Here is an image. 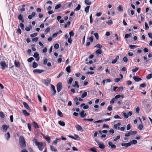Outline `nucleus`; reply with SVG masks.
I'll return each instance as SVG.
<instances>
[{
	"label": "nucleus",
	"mask_w": 152,
	"mask_h": 152,
	"mask_svg": "<svg viewBox=\"0 0 152 152\" xmlns=\"http://www.w3.org/2000/svg\"><path fill=\"white\" fill-rule=\"evenodd\" d=\"M34 143H35L36 145L37 146L39 150L41 151L43 150L44 146H43V144L42 142H39L37 141L36 139H34L33 140Z\"/></svg>",
	"instance_id": "f257e3e1"
},
{
	"label": "nucleus",
	"mask_w": 152,
	"mask_h": 152,
	"mask_svg": "<svg viewBox=\"0 0 152 152\" xmlns=\"http://www.w3.org/2000/svg\"><path fill=\"white\" fill-rule=\"evenodd\" d=\"M90 150L93 152H97L96 149L95 148H91Z\"/></svg>",
	"instance_id": "58836bf2"
},
{
	"label": "nucleus",
	"mask_w": 152,
	"mask_h": 152,
	"mask_svg": "<svg viewBox=\"0 0 152 152\" xmlns=\"http://www.w3.org/2000/svg\"><path fill=\"white\" fill-rule=\"evenodd\" d=\"M51 89L53 92L52 94L53 95H55V94L56 92V91L55 89V87L53 85H51Z\"/></svg>",
	"instance_id": "f8f14e48"
},
{
	"label": "nucleus",
	"mask_w": 152,
	"mask_h": 152,
	"mask_svg": "<svg viewBox=\"0 0 152 152\" xmlns=\"http://www.w3.org/2000/svg\"><path fill=\"white\" fill-rule=\"evenodd\" d=\"M61 6V5L60 4H58V5H56L55 7V9H58Z\"/></svg>",
	"instance_id": "6e6d98bb"
},
{
	"label": "nucleus",
	"mask_w": 152,
	"mask_h": 152,
	"mask_svg": "<svg viewBox=\"0 0 152 152\" xmlns=\"http://www.w3.org/2000/svg\"><path fill=\"white\" fill-rule=\"evenodd\" d=\"M108 144L111 148L115 149L116 148V145L114 144H113L112 142L111 141H109L108 142Z\"/></svg>",
	"instance_id": "9d476101"
},
{
	"label": "nucleus",
	"mask_w": 152,
	"mask_h": 152,
	"mask_svg": "<svg viewBox=\"0 0 152 152\" xmlns=\"http://www.w3.org/2000/svg\"><path fill=\"white\" fill-rule=\"evenodd\" d=\"M43 136L46 140L48 142V143H49L50 142V137L48 136H46L44 134L43 135Z\"/></svg>",
	"instance_id": "f3484780"
},
{
	"label": "nucleus",
	"mask_w": 152,
	"mask_h": 152,
	"mask_svg": "<svg viewBox=\"0 0 152 152\" xmlns=\"http://www.w3.org/2000/svg\"><path fill=\"white\" fill-rule=\"evenodd\" d=\"M132 143L133 144H135L137 143V141L135 140H133L132 141Z\"/></svg>",
	"instance_id": "680f3d73"
},
{
	"label": "nucleus",
	"mask_w": 152,
	"mask_h": 152,
	"mask_svg": "<svg viewBox=\"0 0 152 152\" xmlns=\"http://www.w3.org/2000/svg\"><path fill=\"white\" fill-rule=\"evenodd\" d=\"M38 99L39 100V101L40 102H42V101L41 97V96L39 95H38Z\"/></svg>",
	"instance_id": "69168bd1"
},
{
	"label": "nucleus",
	"mask_w": 152,
	"mask_h": 152,
	"mask_svg": "<svg viewBox=\"0 0 152 152\" xmlns=\"http://www.w3.org/2000/svg\"><path fill=\"white\" fill-rule=\"evenodd\" d=\"M74 87H75L76 86L77 88H78L79 87V86L78 85V83L77 81H75V85L73 86Z\"/></svg>",
	"instance_id": "72a5a7b5"
},
{
	"label": "nucleus",
	"mask_w": 152,
	"mask_h": 152,
	"mask_svg": "<svg viewBox=\"0 0 152 152\" xmlns=\"http://www.w3.org/2000/svg\"><path fill=\"white\" fill-rule=\"evenodd\" d=\"M18 19L20 20H21L23 19V17L21 14H20L19 15Z\"/></svg>",
	"instance_id": "5fc2aeb1"
},
{
	"label": "nucleus",
	"mask_w": 152,
	"mask_h": 152,
	"mask_svg": "<svg viewBox=\"0 0 152 152\" xmlns=\"http://www.w3.org/2000/svg\"><path fill=\"white\" fill-rule=\"evenodd\" d=\"M87 94V92L86 91H85L84 93L82 95L81 97L82 98H84L86 96Z\"/></svg>",
	"instance_id": "7c9ffc66"
},
{
	"label": "nucleus",
	"mask_w": 152,
	"mask_h": 152,
	"mask_svg": "<svg viewBox=\"0 0 152 152\" xmlns=\"http://www.w3.org/2000/svg\"><path fill=\"white\" fill-rule=\"evenodd\" d=\"M117 9L119 11L122 12L123 11L122 7L121 5H119Z\"/></svg>",
	"instance_id": "5701e85b"
},
{
	"label": "nucleus",
	"mask_w": 152,
	"mask_h": 152,
	"mask_svg": "<svg viewBox=\"0 0 152 152\" xmlns=\"http://www.w3.org/2000/svg\"><path fill=\"white\" fill-rule=\"evenodd\" d=\"M132 145V142H129L127 143H122L121 144L122 146L124 147L125 148H127L130 146Z\"/></svg>",
	"instance_id": "423d86ee"
},
{
	"label": "nucleus",
	"mask_w": 152,
	"mask_h": 152,
	"mask_svg": "<svg viewBox=\"0 0 152 152\" xmlns=\"http://www.w3.org/2000/svg\"><path fill=\"white\" fill-rule=\"evenodd\" d=\"M59 47V45L58 43L55 44L54 45V48L55 49H57Z\"/></svg>",
	"instance_id": "8fccbe9b"
},
{
	"label": "nucleus",
	"mask_w": 152,
	"mask_h": 152,
	"mask_svg": "<svg viewBox=\"0 0 152 152\" xmlns=\"http://www.w3.org/2000/svg\"><path fill=\"white\" fill-rule=\"evenodd\" d=\"M73 80V79L72 77H71L69 78V80L68 81V84H70L72 83Z\"/></svg>",
	"instance_id": "c9c22d12"
},
{
	"label": "nucleus",
	"mask_w": 152,
	"mask_h": 152,
	"mask_svg": "<svg viewBox=\"0 0 152 152\" xmlns=\"http://www.w3.org/2000/svg\"><path fill=\"white\" fill-rule=\"evenodd\" d=\"M75 127L76 128L77 130L78 131H81L82 132L83 131L81 126L79 125H77Z\"/></svg>",
	"instance_id": "9b49d317"
},
{
	"label": "nucleus",
	"mask_w": 152,
	"mask_h": 152,
	"mask_svg": "<svg viewBox=\"0 0 152 152\" xmlns=\"http://www.w3.org/2000/svg\"><path fill=\"white\" fill-rule=\"evenodd\" d=\"M5 137L7 140L9 139L10 137V134L9 132H7L5 134Z\"/></svg>",
	"instance_id": "412c9836"
},
{
	"label": "nucleus",
	"mask_w": 152,
	"mask_h": 152,
	"mask_svg": "<svg viewBox=\"0 0 152 152\" xmlns=\"http://www.w3.org/2000/svg\"><path fill=\"white\" fill-rule=\"evenodd\" d=\"M85 111L84 110H83L80 113V115L81 117L82 118L84 117H85L87 114L86 113H85Z\"/></svg>",
	"instance_id": "4468645a"
},
{
	"label": "nucleus",
	"mask_w": 152,
	"mask_h": 152,
	"mask_svg": "<svg viewBox=\"0 0 152 152\" xmlns=\"http://www.w3.org/2000/svg\"><path fill=\"white\" fill-rule=\"evenodd\" d=\"M96 53L98 54H101L102 53V51L101 49H98L96 51Z\"/></svg>",
	"instance_id": "79ce46f5"
},
{
	"label": "nucleus",
	"mask_w": 152,
	"mask_h": 152,
	"mask_svg": "<svg viewBox=\"0 0 152 152\" xmlns=\"http://www.w3.org/2000/svg\"><path fill=\"white\" fill-rule=\"evenodd\" d=\"M44 70L42 69H34L33 72L34 73H41L42 72H44Z\"/></svg>",
	"instance_id": "1a4fd4ad"
},
{
	"label": "nucleus",
	"mask_w": 152,
	"mask_h": 152,
	"mask_svg": "<svg viewBox=\"0 0 152 152\" xmlns=\"http://www.w3.org/2000/svg\"><path fill=\"white\" fill-rule=\"evenodd\" d=\"M129 47L131 49H133L136 48H137V46L135 45H129Z\"/></svg>",
	"instance_id": "473e14b6"
},
{
	"label": "nucleus",
	"mask_w": 152,
	"mask_h": 152,
	"mask_svg": "<svg viewBox=\"0 0 152 152\" xmlns=\"http://www.w3.org/2000/svg\"><path fill=\"white\" fill-rule=\"evenodd\" d=\"M96 142L99 145V147L100 148L104 149V148L105 146L102 142L101 143L98 141H96Z\"/></svg>",
	"instance_id": "39448f33"
},
{
	"label": "nucleus",
	"mask_w": 152,
	"mask_h": 152,
	"mask_svg": "<svg viewBox=\"0 0 152 152\" xmlns=\"http://www.w3.org/2000/svg\"><path fill=\"white\" fill-rule=\"evenodd\" d=\"M112 107L111 106H109L108 107H107V110H109V111H110V110H112Z\"/></svg>",
	"instance_id": "774afa93"
},
{
	"label": "nucleus",
	"mask_w": 152,
	"mask_h": 152,
	"mask_svg": "<svg viewBox=\"0 0 152 152\" xmlns=\"http://www.w3.org/2000/svg\"><path fill=\"white\" fill-rule=\"evenodd\" d=\"M34 60V58L33 57H31L29 58L27 60V61L29 62H31L33 60Z\"/></svg>",
	"instance_id": "ea45409f"
},
{
	"label": "nucleus",
	"mask_w": 152,
	"mask_h": 152,
	"mask_svg": "<svg viewBox=\"0 0 152 152\" xmlns=\"http://www.w3.org/2000/svg\"><path fill=\"white\" fill-rule=\"evenodd\" d=\"M39 55L37 53H35L34 55V56L35 58H37L38 57Z\"/></svg>",
	"instance_id": "de8ad7c7"
},
{
	"label": "nucleus",
	"mask_w": 152,
	"mask_h": 152,
	"mask_svg": "<svg viewBox=\"0 0 152 152\" xmlns=\"http://www.w3.org/2000/svg\"><path fill=\"white\" fill-rule=\"evenodd\" d=\"M123 116H124V117L125 118H128L129 116H128V115L125 112H123Z\"/></svg>",
	"instance_id": "e433bc0d"
},
{
	"label": "nucleus",
	"mask_w": 152,
	"mask_h": 152,
	"mask_svg": "<svg viewBox=\"0 0 152 152\" xmlns=\"http://www.w3.org/2000/svg\"><path fill=\"white\" fill-rule=\"evenodd\" d=\"M143 128V125L142 124H140L139 125L138 128L140 130H142Z\"/></svg>",
	"instance_id": "49530a36"
},
{
	"label": "nucleus",
	"mask_w": 152,
	"mask_h": 152,
	"mask_svg": "<svg viewBox=\"0 0 152 152\" xmlns=\"http://www.w3.org/2000/svg\"><path fill=\"white\" fill-rule=\"evenodd\" d=\"M0 65L3 70L8 67V64H6L4 61H1L0 63Z\"/></svg>",
	"instance_id": "7ed1b4c3"
},
{
	"label": "nucleus",
	"mask_w": 152,
	"mask_h": 152,
	"mask_svg": "<svg viewBox=\"0 0 152 152\" xmlns=\"http://www.w3.org/2000/svg\"><path fill=\"white\" fill-rule=\"evenodd\" d=\"M114 118L115 119H121V118L118 115H115L114 116Z\"/></svg>",
	"instance_id": "4d7b16f0"
},
{
	"label": "nucleus",
	"mask_w": 152,
	"mask_h": 152,
	"mask_svg": "<svg viewBox=\"0 0 152 152\" xmlns=\"http://www.w3.org/2000/svg\"><path fill=\"white\" fill-rule=\"evenodd\" d=\"M37 33H34L33 34H31L30 36L31 37H34L37 36Z\"/></svg>",
	"instance_id": "603ef678"
},
{
	"label": "nucleus",
	"mask_w": 152,
	"mask_h": 152,
	"mask_svg": "<svg viewBox=\"0 0 152 152\" xmlns=\"http://www.w3.org/2000/svg\"><path fill=\"white\" fill-rule=\"evenodd\" d=\"M58 124L61 125V126H64L65 125V123L63 121H59L58 122Z\"/></svg>",
	"instance_id": "aec40b11"
},
{
	"label": "nucleus",
	"mask_w": 152,
	"mask_h": 152,
	"mask_svg": "<svg viewBox=\"0 0 152 152\" xmlns=\"http://www.w3.org/2000/svg\"><path fill=\"white\" fill-rule=\"evenodd\" d=\"M118 129H120V130L121 131H124V130H125V127H121L120 128L119 127H118Z\"/></svg>",
	"instance_id": "13d9d810"
},
{
	"label": "nucleus",
	"mask_w": 152,
	"mask_h": 152,
	"mask_svg": "<svg viewBox=\"0 0 152 152\" xmlns=\"http://www.w3.org/2000/svg\"><path fill=\"white\" fill-rule=\"evenodd\" d=\"M152 78V73L151 74H149L146 76V78L148 79H150Z\"/></svg>",
	"instance_id": "cd10ccee"
},
{
	"label": "nucleus",
	"mask_w": 152,
	"mask_h": 152,
	"mask_svg": "<svg viewBox=\"0 0 152 152\" xmlns=\"http://www.w3.org/2000/svg\"><path fill=\"white\" fill-rule=\"evenodd\" d=\"M64 74V72H61L57 76V78H59L60 77H61Z\"/></svg>",
	"instance_id": "0e129e2a"
},
{
	"label": "nucleus",
	"mask_w": 152,
	"mask_h": 152,
	"mask_svg": "<svg viewBox=\"0 0 152 152\" xmlns=\"http://www.w3.org/2000/svg\"><path fill=\"white\" fill-rule=\"evenodd\" d=\"M15 66L18 67H19L20 66V63L19 62L17 61L16 60L15 61Z\"/></svg>",
	"instance_id": "a211bd4d"
},
{
	"label": "nucleus",
	"mask_w": 152,
	"mask_h": 152,
	"mask_svg": "<svg viewBox=\"0 0 152 152\" xmlns=\"http://www.w3.org/2000/svg\"><path fill=\"white\" fill-rule=\"evenodd\" d=\"M9 126H8L4 124V125H3L2 126V128H3V132H7V131L8 129L9 128Z\"/></svg>",
	"instance_id": "6e6552de"
},
{
	"label": "nucleus",
	"mask_w": 152,
	"mask_h": 152,
	"mask_svg": "<svg viewBox=\"0 0 152 152\" xmlns=\"http://www.w3.org/2000/svg\"><path fill=\"white\" fill-rule=\"evenodd\" d=\"M38 65L34 61L33 63L32 67L34 68H36L37 67Z\"/></svg>",
	"instance_id": "c756f323"
},
{
	"label": "nucleus",
	"mask_w": 152,
	"mask_h": 152,
	"mask_svg": "<svg viewBox=\"0 0 152 152\" xmlns=\"http://www.w3.org/2000/svg\"><path fill=\"white\" fill-rule=\"evenodd\" d=\"M94 35L95 36V37L97 39H99V34L97 33H95L94 34Z\"/></svg>",
	"instance_id": "f704fd0d"
},
{
	"label": "nucleus",
	"mask_w": 152,
	"mask_h": 152,
	"mask_svg": "<svg viewBox=\"0 0 152 152\" xmlns=\"http://www.w3.org/2000/svg\"><path fill=\"white\" fill-rule=\"evenodd\" d=\"M139 69V68L137 67H136L135 69H132V71L133 72H137Z\"/></svg>",
	"instance_id": "3c124183"
},
{
	"label": "nucleus",
	"mask_w": 152,
	"mask_h": 152,
	"mask_svg": "<svg viewBox=\"0 0 152 152\" xmlns=\"http://www.w3.org/2000/svg\"><path fill=\"white\" fill-rule=\"evenodd\" d=\"M28 129L30 131H31V124L30 123H28Z\"/></svg>",
	"instance_id": "864d4df0"
},
{
	"label": "nucleus",
	"mask_w": 152,
	"mask_h": 152,
	"mask_svg": "<svg viewBox=\"0 0 152 152\" xmlns=\"http://www.w3.org/2000/svg\"><path fill=\"white\" fill-rule=\"evenodd\" d=\"M23 112V114L25 115V116H28L29 115V114L25 110H22Z\"/></svg>",
	"instance_id": "b1692460"
},
{
	"label": "nucleus",
	"mask_w": 152,
	"mask_h": 152,
	"mask_svg": "<svg viewBox=\"0 0 152 152\" xmlns=\"http://www.w3.org/2000/svg\"><path fill=\"white\" fill-rule=\"evenodd\" d=\"M0 116L2 118H4L5 117V115L3 113L0 111Z\"/></svg>",
	"instance_id": "4c0bfd02"
},
{
	"label": "nucleus",
	"mask_w": 152,
	"mask_h": 152,
	"mask_svg": "<svg viewBox=\"0 0 152 152\" xmlns=\"http://www.w3.org/2000/svg\"><path fill=\"white\" fill-rule=\"evenodd\" d=\"M50 28L49 27H48L45 30V31L46 33H48L50 31Z\"/></svg>",
	"instance_id": "052dcab7"
},
{
	"label": "nucleus",
	"mask_w": 152,
	"mask_h": 152,
	"mask_svg": "<svg viewBox=\"0 0 152 152\" xmlns=\"http://www.w3.org/2000/svg\"><path fill=\"white\" fill-rule=\"evenodd\" d=\"M94 47H97L99 49H100L102 47V46L99 44H97Z\"/></svg>",
	"instance_id": "a19ab883"
},
{
	"label": "nucleus",
	"mask_w": 152,
	"mask_h": 152,
	"mask_svg": "<svg viewBox=\"0 0 152 152\" xmlns=\"http://www.w3.org/2000/svg\"><path fill=\"white\" fill-rule=\"evenodd\" d=\"M85 105V104L83 103L80 106L81 107H82L83 106H84L83 107V108L84 110L86 109L89 108V107L88 105Z\"/></svg>",
	"instance_id": "dca6fc26"
},
{
	"label": "nucleus",
	"mask_w": 152,
	"mask_h": 152,
	"mask_svg": "<svg viewBox=\"0 0 152 152\" xmlns=\"http://www.w3.org/2000/svg\"><path fill=\"white\" fill-rule=\"evenodd\" d=\"M85 2L87 5H90L91 4V2L89 0H85Z\"/></svg>",
	"instance_id": "bb28decb"
},
{
	"label": "nucleus",
	"mask_w": 152,
	"mask_h": 152,
	"mask_svg": "<svg viewBox=\"0 0 152 152\" xmlns=\"http://www.w3.org/2000/svg\"><path fill=\"white\" fill-rule=\"evenodd\" d=\"M57 113L58 115L60 117H63L62 113L60 110H58L57 111Z\"/></svg>",
	"instance_id": "a878e982"
},
{
	"label": "nucleus",
	"mask_w": 152,
	"mask_h": 152,
	"mask_svg": "<svg viewBox=\"0 0 152 152\" xmlns=\"http://www.w3.org/2000/svg\"><path fill=\"white\" fill-rule=\"evenodd\" d=\"M90 6H88L86 7L85 8V11L86 13H88L89 12Z\"/></svg>",
	"instance_id": "393cba45"
},
{
	"label": "nucleus",
	"mask_w": 152,
	"mask_h": 152,
	"mask_svg": "<svg viewBox=\"0 0 152 152\" xmlns=\"http://www.w3.org/2000/svg\"><path fill=\"white\" fill-rule=\"evenodd\" d=\"M33 124L34 127L36 128H39V126L37 124L35 121H33Z\"/></svg>",
	"instance_id": "6ab92c4d"
},
{
	"label": "nucleus",
	"mask_w": 152,
	"mask_h": 152,
	"mask_svg": "<svg viewBox=\"0 0 152 152\" xmlns=\"http://www.w3.org/2000/svg\"><path fill=\"white\" fill-rule=\"evenodd\" d=\"M66 71L68 73H69L71 72V71L70 69V66H68L66 68Z\"/></svg>",
	"instance_id": "c85d7f7f"
},
{
	"label": "nucleus",
	"mask_w": 152,
	"mask_h": 152,
	"mask_svg": "<svg viewBox=\"0 0 152 152\" xmlns=\"http://www.w3.org/2000/svg\"><path fill=\"white\" fill-rule=\"evenodd\" d=\"M23 104L24 107L26 109L28 110H29L30 111H31V110L30 107H29V106L27 104V103L26 102H23Z\"/></svg>",
	"instance_id": "0eeeda50"
},
{
	"label": "nucleus",
	"mask_w": 152,
	"mask_h": 152,
	"mask_svg": "<svg viewBox=\"0 0 152 152\" xmlns=\"http://www.w3.org/2000/svg\"><path fill=\"white\" fill-rule=\"evenodd\" d=\"M119 56H117L111 62V63L112 64H115L116 62L118 59L119 58Z\"/></svg>",
	"instance_id": "ddd939ff"
},
{
	"label": "nucleus",
	"mask_w": 152,
	"mask_h": 152,
	"mask_svg": "<svg viewBox=\"0 0 152 152\" xmlns=\"http://www.w3.org/2000/svg\"><path fill=\"white\" fill-rule=\"evenodd\" d=\"M104 121V120H99L98 121H97L94 122V123H101Z\"/></svg>",
	"instance_id": "e2e57ef3"
},
{
	"label": "nucleus",
	"mask_w": 152,
	"mask_h": 152,
	"mask_svg": "<svg viewBox=\"0 0 152 152\" xmlns=\"http://www.w3.org/2000/svg\"><path fill=\"white\" fill-rule=\"evenodd\" d=\"M81 7L80 4H78L77 7L74 10L75 11H78L80 10Z\"/></svg>",
	"instance_id": "2f4dec72"
},
{
	"label": "nucleus",
	"mask_w": 152,
	"mask_h": 152,
	"mask_svg": "<svg viewBox=\"0 0 152 152\" xmlns=\"http://www.w3.org/2000/svg\"><path fill=\"white\" fill-rule=\"evenodd\" d=\"M62 87V85L61 83H58L57 85V89L58 92H59L61 90Z\"/></svg>",
	"instance_id": "20e7f679"
},
{
	"label": "nucleus",
	"mask_w": 152,
	"mask_h": 152,
	"mask_svg": "<svg viewBox=\"0 0 152 152\" xmlns=\"http://www.w3.org/2000/svg\"><path fill=\"white\" fill-rule=\"evenodd\" d=\"M69 34L70 37L74 36V33L73 32V31H70L69 32Z\"/></svg>",
	"instance_id": "37998d69"
},
{
	"label": "nucleus",
	"mask_w": 152,
	"mask_h": 152,
	"mask_svg": "<svg viewBox=\"0 0 152 152\" xmlns=\"http://www.w3.org/2000/svg\"><path fill=\"white\" fill-rule=\"evenodd\" d=\"M50 149L51 151H53L56 152L57 151V150L56 149L53 145H51Z\"/></svg>",
	"instance_id": "4be33fe9"
},
{
	"label": "nucleus",
	"mask_w": 152,
	"mask_h": 152,
	"mask_svg": "<svg viewBox=\"0 0 152 152\" xmlns=\"http://www.w3.org/2000/svg\"><path fill=\"white\" fill-rule=\"evenodd\" d=\"M130 132L131 135L136 134L137 133L136 131H131Z\"/></svg>",
	"instance_id": "a18cd8bd"
},
{
	"label": "nucleus",
	"mask_w": 152,
	"mask_h": 152,
	"mask_svg": "<svg viewBox=\"0 0 152 152\" xmlns=\"http://www.w3.org/2000/svg\"><path fill=\"white\" fill-rule=\"evenodd\" d=\"M133 78L135 81L137 82L140 81L142 80L139 77H136L135 76H134Z\"/></svg>",
	"instance_id": "2eb2a0df"
},
{
	"label": "nucleus",
	"mask_w": 152,
	"mask_h": 152,
	"mask_svg": "<svg viewBox=\"0 0 152 152\" xmlns=\"http://www.w3.org/2000/svg\"><path fill=\"white\" fill-rule=\"evenodd\" d=\"M123 61L125 62H127L128 61V58L126 56H125L124 57Z\"/></svg>",
	"instance_id": "09e8293b"
},
{
	"label": "nucleus",
	"mask_w": 152,
	"mask_h": 152,
	"mask_svg": "<svg viewBox=\"0 0 152 152\" xmlns=\"http://www.w3.org/2000/svg\"><path fill=\"white\" fill-rule=\"evenodd\" d=\"M120 138V135H118L113 140L114 141H116L117 140L119 139Z\"/></svg>",
	"instance_id": "c03bdc74"
},
{
	"label": "nucleus",
	"mask_w": 152,
	"mask_h": 152,
	"mask_svg": "<svg viewBox=\"0 0 152 152\" xmlns=\"http://www.w3.org/2000/svg\"><path fill=\"white\" fill-rule=\"evenodd\" d=\"M145 29L147 30L149 28V27L148 26V24L146 22H145Z\"/></svg>",
	"instance_id": "bf43d9fd"
},
{
	"label": "nucleus",
	"mask_w": 152,
	"mask_h": 152,
	"mask_svg": "<svg viewBox=\"0 0 152 152\" xmlns=\"http://www.w3.org/2000/svg\"><path fill=\"white\" fill-rule=\"evenodd\" d=\"M19 142L21 147L22 148H23L26 147L25 140L23 136H21L20 137Z\"/></svg>",
	"instance_id": "f03ea898"
},
{
	"label": "nucleus",
	"mask_w": 152,
	"mask_h": 152,
	"mask_svg": "<svg viewBox=\"0 0 152 152\" xmlns=\"http://www.w3.org/2000/svg\"><path fill=\"white\" fill-rule=\"evenodd\" d=\"M38 38L37 37H35L33 38L32 40L33 42H36L38 41Z\"/></svg>",
	"instance_id": "338daca9"
}]
</instances>
